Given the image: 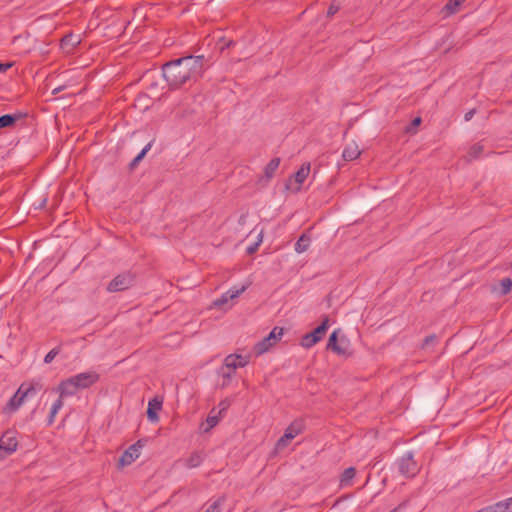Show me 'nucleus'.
Returning a JSON list of instances; mask_svg holds the SVG:
<instances>
[{"label":"nucleus","instance_id":"obj_1","mask_svg":"<svg viewBox=\"0 0 512 512\" xmlns=\"http://www.w3.org/2000/svg\"><path fill=\"white\" fill-rule=\"evenodd\" d=\"M211 64V57L186 55L163 64L162 74L169 88L175 90L197 82Z\"/></svg>","mask_w":512,"mask_h":512},{"label":"nucleus","instance_id":"obj_2","mask_svg":"<svg viewBox=\"0 0 512 512\" xmlns=\"http://www.w3.org/2000/svg\"><path fill=\"white\" fill-rule=\"evenodd\" d=\"M398 472L405 478L415 477L419 471L420 466L414 460V454L411 451L406 452L396 462Z\"/></svg>","mask_w":512,"mask_h":512},{"label":"nucleus","instance_id":"obj_3","mask_svg":"<svg viewBox=\"0 0 512 512\" xmlns=\"http://www.w3.org/2000/svg\"><path fill=\"white\" fill-rule=\"evenodd\" d=\"M283 332V328L274 327L266 337L255 344L253 349L255 355L260 356L269 351V349L281 339Z\"/></svg>","mask_w":512,"mask_h":512},{"label":"nucleus","instance_id":"obj_4","mask_svg":"<svg viewBox=\"0 0 512 512\" xmlns=\"http://www.w3.org/2000/svg\"><path fill=\"white\" fill-rule=\"evenodd\" d=\"M328 327H329V318H328V316H325L323 318L321 324L318 327H316L312 332H309L302 337L300 344L304 348L313 347L316 343H318L324 337V335L326 334V332L328 330Z\"/></svg>","mask_w":512,"mask_h":512},{"label":"nucleus","instance_id":"obj_5","mask_svg":"<svg viewBox=\"0 0 512 512\" xmlns=\"http://www.w3.org/2000/svg\"><path fill=\"white\" fill-rule=\"evenodd\" d=\"M17 432L14 430L5 431L0 437V459H4L7 456L13 454L18 447V441L16 437Z\"/></svg>","mask_w":512,"mask_h":512},{"label":"nucleus","instance_id":"obj_6","mask_svg":"<svg viewBox=\"0 0 512 512\" xmlns=\"http://www.w3.org/2000/svg\"><path fill=\"white\" fill-rule=\"evenodd\" d=\"M145 443L146 440L139 439L136 443L129 446L119 458L118 466L125 467L132 464L140 456V451L145 446Z\"/></svg>","mask_w":512,"mask_h":512},{"label":"nucleus","instance_id":"obj_7","mask_svg":"<svg viewBox=\"0 0 512 512\" xmlns=\"http://www.w3.org/2000/svg\"><path fill=\"white\" fill-rule=\"evenodd\" d=\"M134 276L131 273H122L113 278L107 286L109 292H119L133 285Z\"/></svg>","mask_w":512,"mask_h":512},{"label":"nucleus","instance_id":"obj_8","mask_svg":"<svg viewBox=\"0 0 512 512\" xmlns=\"http://www.w3.org/2000/svg\"><path fill=\"white\" fill-rule=\"evenodd\" d=\"M78 389H87L94 385L100 378L95 371H88L72 376Z\"/></svg>","mask_w":512,"mask_h":512},{"label":"nucleus","instance_id":"obj_9","mask_svg":"<svg viewBox=\"0 0 512 512\" xmlns=\"http://www.w3.org/2000/svg\"><path fill=\"white\" fill-rule=\"evenodd\" d=\"M43 389V385L40 381L32 380L30 382L22 383L18 388V394L21 395L24 400L33 398Z\"/></svg>","mask_w":512,"mask_h":512},{"label":"nucleus","instance_id":"obj_10","mask_svg":"<svg viewBox=\"0 0 512 512\" xmlns=\"http://www.w3.org/2000/svg\"><path fill=\"white\" fill-rule=\"evenodd\" d=\"M78 387L76 386V382L73 377L67 378L60 382L57 391L60 394V398L63 399L67 396H73L78 391Z\"/></svg>","mask_w":512,"mask_h":512},{"label":"nucleus","instance_id":"obj_11","mask_svg":"<svg viewBox=\"0 0 512 512\" xmlns=\"http://www.w3.org/2000/svg\"><path fill=\"white\" fill-rule=\"evenodd\" d=\"M236 374V370L227 366V363L224 361L223 365L218 370V376L221 378L220 387L226 388L230 385L232 379Z\"/></svg>","mask_w":512,"mask_h":512},{"label":"nucleus","instance_id":"obj_12","mask_svg":"<svg viewBox=\"0 0 512 512\" xmlns=\"http://www.w3.org/2000/svg\"><path fill=\"white\" fill-rule=\"evenodd\" d=\"M224 361L227 363V366L237 369L245 367L250 361V355H239V354H229L225 357Z\"/></svg>","mask_w":512,"mask_h":512},{"label":"nucleus","instance_id":"obj_13","mask_svg":"<svg viewBox=\"0 0 512 512\" xmlns=\"http://www.w3.org/2000/svg\"><path fill=\"white\" fill-rule=\"evenodd\" d=\"M246 290V286H242L240 288L233 287L225 292L220 298L216 299L213 304L216 307H221L223 304L227 303L229 300L239 297Z\"/></svg>","mask_w":512,"mask_h":512},{"label":"nucleus","instance_id":"obj_14","mask_svg":"<svg viewBox=\"0 0 512 512\" xmlns=\"http://www.w3.org/2000/svg\"><path fill=\"white\" fill-rule=\"evenodd\" d=\"M161 409H162V400H160L158 398H153L148 403V408H147V412H146L147 418L151 422H158V420H159L158 411H160Z\"/></svg>","mask_w":512,"mask_h":512},{"label":"nucleus","instance_id":"obj_15","mask_svg":"<svg viewBox=\"0 0 512 512\" xmlns=\"http://www.w3.org/2000/svg\"><path fill=\"white\" fill-rule=\"evenodd\" d=\"M24 398L18 394V390L15 394L9 399L7 404L5 405L3 411L5 413H13L19 409V407L24 403Z\"/></svg>","mask_w":512,"mask_h":512},{"label":"nucleus","instance_id":"obj_16","mask_svg":"<svg viewBox=\"0 0 512 512\" xmlns=\"http://www.w3.org/2000/svg\"><path fill=\"white\" fill-rule=\"evenodd\" d=\"M310 173V163H304L299 170L293 175L295 182L297 183L296 191L300 190L301 185L306 180Z\"/></svg>","mask_w":512,"mask_h":512},{"label":"nucleus","instance_id":"obj_17","mask_svg":"<svg viewBox=\"0 0 512 512\" xmlns=\"http://www.w3.org/2000/svg\"><path fill=\"white\" fill-rule=\"evenodd\" d=\"M361 155V151L359 150V147L356 143H350L348 144L343 152L342 157L345 161H352L357 159Z\"/></svg>","mask_w":512,"mask_h":512},{"label":"nucleus","instance_id":"obj_18","mask_svg":"<svg viewBox=\"0 0 512 512\" xmlns=\"http://www.w3.org/2000/svg\"><path fill=\"white\" fill-rule=\"evenodd\" d=\"M305 425L303 420L297 419L294 420L285 430V433H287L292 438H295L296 436L300 435L304 431Z\"/></svg>","mask_w":512,"mask_h":512},{"label":"nucleus","instance_id":"obj_19","mask_svg":"<svg viewBox=\"0 0 512 512\" xmlns=\"http://www.w3.org/2000/svg\"><path fill=\"white\" fill-rule=\"evenodd\" d=\"M221 418H222V415H220L218 412L216 413V409L213 408L206 418L207 426L202 428L203 432H205V433L209 432L212 428H214L219 423Z\"/></svg>","mask_w":512,"mask_h":512},{"label":"nucleus","instance_id":"obj_20","mask_svg":"<svg viewBox=\"0 0 512 512\" xmlns=\"http://www.w3.org/2000/svg\"><path fill=\"white\" fill-rule=\"evenodd\" d=\"M280 158L275 157L269 161V163L264 168V178L266 181H269L275 175L276 170L280 165Z\"/></svg>","mask_w":512,"mask_h":512},{"label":"nucleus","instance_id":"obj_21","mask_svg":"<svg viewBox=\"0 0 512 512\" xmlns=\"http://www.w3.org/2000/svg\"><path fill=\"white\" fill-rule=\"evenodd\" d=\"M20 118L21 114H5L0 116V129L12 127Z\"/></svg>","mask_w":512,"mask_h":512},{"label":"nucleus","instance_id":"obj_22","mask_svg":"<svg viewBox=\"0 0 512 512\" xmlns=\"http://www.w3.org/2000/svg\"><path fill=\"white\" fill-rule=\"evenodd\" d=\"M356 475V469L354 467H349L343 471L340 477L341 486H348L351 484L352 479Z\"/></svg>","mask_w":512,"mask_h":512},{"label":"nucleus","instance_id":"obj_23","mask_svg":"<svg viewBox=\"0 0 512 512\" xmlns=\"http://www.w3.org/2000/svg\"><path fill=\"white\" fill-rule=\"evenodd\" d=\"M337 332L338 331L335 330L330 334L328 342H327V349L332 350L335 353H343V350L340 349V347L338 346L339 340L337 337Z\"/></svg>","mask_w":512,"mask_h":512},{"label":"nucleus","instance_id":"obj_24","mask_svg":"<svg viewBox=\"0 0 512 512\" xmlns=\"http://www.w3.org/2000/svg\"><path fill=\"white\" fill-rule=\"evenodd\" d=\"M80 43V40L72 34L66 35L61 40V47L63 49L71 50Z\"/></svg>","mask_w":512,"mask_h":512},{"label":"nucleus","instance_id":"obj_25","mask_svg":"<svg viewBox=\"0 0 512 512\" xmlns=\"http://www.w3.org/2000/svg\"><path fill=\"white\" fill-rule=\"evenodd\" d=\"M152 143H148L141 151L140 153L129 163V169L134 170L138 164L142 161V159L145 157L147 152L151 149Z\"/></svg>","mask_w":512,"mask_h":512},{"label":"nucleus","instance_id":"obj_26","mask_svg":"<svg viewBox=\"0 0 512 512\" xmlns=\"http://www.w3.org/2000/svg\"><path fill=\"white\" fill-rule=\"evenodd\" d=\"M152 143H148L141 151L140 153L129 163V169L134 170L138 164L142 161V159L145 157L147 152L151 149Z\"/></svg>","mask_w":512,"mask_h":512},{"label":"nucleus","instance_id":"obj_27","mask_svg":"<svg viewBox=\"0 0 512 512\" xmlns=\"http://www.w3.org/2000/svg\"><path fill=\"white\" fill-rule=\"evenodd\" d=\"M483 150H484V147L480 143H476L473 146H471V148L469 149L467 156H466L467 161L470 162L474 159L479 158L480 155L482 154Z\"/></svg>","mask_w":512,"mask_h":512},{"label":"nucleus","instance_id":"obj_28","mask_svg":"<svg viewBox=\"0 0 512 512\" xmlns=\"http://www.w3.org/2000/svg\"><path fill=\"white\" fill-rule=\"evenodd\" d=\"M309 245H310V238L308 236H306L305 234H303L302 236H300V238L295 243V251L297 253H303L308 249Z\"/></svg>","mask_w":512,"mask_h":512},{"label":"nucleus","instance_id":"obj_29","mask_svg":"<svg viewBox=\"0 0 512 512\" xmlns=\"http://www.w3.org/2000/svg\"><path fill=\"white\" fill-rule=\"evenodd\" d=\"M63 407V399L60 397L53 403L49 417H48V425H51L54 422L56 414L59 412V410Z\"/></svg>","mask_w":512,"mask_h":512},{"label":"nucleus","instance_id":"obj_30","mask_svg":"<svg viewBox=\"0 0 512 512\" xmlns=\"http://www.w3.org/2000/svg\"><path fill=\"white\" fill-rule=\"evenodd\" d=\"M465 0H448L443 10L446 11L447 14L452 15L455 14Z\"/></svg>","mask_w":512,"mask_h":512},{"label":"nucleus","instance_id":"obj_31","mask_svg":"<svg viewBox=\"0 0 512 512\" xmlns=\"http://www.w3.org/2000/svg\"><path fill=\"white\" fill-rule=\"evenodd\" d=\"M202 462V456L199 452H193L187 459H186V466L189 468H196L198 467Z\"/></svg>","mask_w":512,"mask_h":512},{"label":"nucleus","instance_id":"obj_32","mask_svg":"<svg viewBox=\"0 0 512 512\" xmlns=\"http://www.w3.org/2000/svg\"><path fill=\"white\" fill-rule=\"evenodd\" d=\"M338 346L340 347V349L343 350V353H336L337 355L344 356V357H350L353 354L349 348V341L345 337H342L339 340Z\"/></svg>","mask_w":512,"mask_h":512},{"label":"nucleus","instance_id":"obj_33","mask_svg":"<svg viewBox=\"0 0 512 512\" xmlns=\"http://www.w3.org/2000/svg\"><path fill=\"white\" fill-rule=\"evenodd\" d=\"M225 500V496L219 497L204 512H220Z\"/></svg>","mask_w":512,"mask_h":512},{"label":"nucleus","instance_id":"obj_34","mask_svg":"<svg viewBox=\"0 0 512 512\" xmlns=\"http://www.w3.org/2000/svg\"><path fill=\"white\" fill-rule=\"evenodd\" d=\"M501 294L506 295L512 290V280L510 278H504L500 281Z\"/></svg>","mask_w":512,"mask_h":512},{"label":"nucleus","instance_id":"obj_35","mask_svg":"<svg viewBox=\"0 0 512 512\" xmlns=\"http://www.w3.org/2000/svg\"><path fill=\"white\" fill-rule=\"evenodd\" d=\"M488 512H507V506L504 505L503 501H499L493 505L486 507Z\"/></svg>","mask_w":512,"mask_h":512},{"label":"nucleus","instance_id":"obj_36","mask_svg":"<svg viewBox=\"0 0 512 512\" xmlns=\"http://www.w3.org/2000/svg\"><path fill=\"white\" fill-rule=\"evenodd\" d=\"M292 439L293 438L291 436H289L287 433L284 432V435L282 437H280L279 440L276 443V449L277 450H282L283 448H285L289 444V442Z\"/></svg>","mask_w":512,"mask_h":512},{"label":"nucleus","instance_id":"obj_37","mask_svg":"<svg viewBox=\"0 0 512 512\" xmlns=\"http://www.w3.org/2000/svg\"><path fill=\"white\" fill-rule=\"evenodd\" d=\"M60 351H61V347H60V346L55 347V348H53L52 350H50V351L46 354V356H45V358H44V362H45L46 364L51 363V362L54 360V358H55V357L60 353Z\"/></svg>","mask_w":512,"mask_h":512},{"label":"nucleus","instance_id":"obj_38","mask_svg":"<svg viewBox=\"0 0 512 512\" xmlns=\"http://www.w3.org/2000/svg\"><path fill=\"white\" fill-rule=\"evenodd\" d=\"M340 10V4L336 2V0H334L331 5L328 7V10H327V17H332L334 16L338 11Z\"/></svg>","mask_w":512,"mask_h":512},{"label":"nucleus","instance_id":"obj_39","mask_svg":"<svg viewBox=\"0 0 512 512\" xmlns=\"http://www.w3.org/2000/svg\"><path fill=\"white\" fill-rule=\"evenodd\" d=\"M229 406H230V400H228V399H224V400H222V401L219 403V408H220V409H219L218 413H219L220 415H222V416H223V415H224V413H225V412L227 411V409L229 408Z\"/></svg>","mask_w":512,"mask_h":512},{"label":"nucleus","instance_id":"obj_40","mask_svg":"<svg viewBox=\"0 0 512 512\" xmlns=\"http://www.w3.org/2000/svg\"><path fill=\"white\" fill-rule=\"evenodd\" d=\"M220 43H222L221 46H220V50L221 51H223L226 48H230L231 46H233L235 44L234 41H232V40L225 41L224 38H222L220 40Z\"/></svg>","mask_w":512,"mask_h":512},{"label":"nucleus","instance_id":"obj_41","mask_svg":"<svg viewBox=\"0 0 512 512\" xmlns=\"http://www.w3.org/2000/svg\"><path fill=\"white\" fill-rule=\"evenodd\" d=\"M13 66V63H0V73L6 72L8 69H10Z\"/></svg>","mask_w":512,"mask_h":512},{"label":"nucleus","instance_id":"obj_42","mask_svg":"<svg viewBox=\"0 0 512 512\" xmlns=\"http://www.w3.org/2000/svg\"><path fill=\"white\" fill-rule=\"evenodd\" d=\"M436 340L435 335H429L424 339L423 346H428L430 343L434 342Z\"/></svg>","mask_w":512,"mask_h":512},{"label":"nucleus","instance_id":"obj_43","mask_svg":"<svg viewBox=\"0 0 512 512\" xmlns=\"http://www.w3.org/2000/svg\"><path fill=\"white\" fill-rule=\"evenodd\" d=\"M258 246H259V244L255 243V244L247 247V249H246L247 254L251 255V254L255 253L256 250L258 249Z\"/></svg>","mask_w":512,"mask_h":512},{"label":"nucleus","instance_id":"obj_44","mask_svg":"<svg viewBox=\"0 0 512 512\" xmlns=\"http://www.w3.org/2000/svg\"><path fill=\"white\" fill-rule=\"evenodd\" d=\"M474 114H475V109L469 110L468 112L465 113L464 120L470 121L472 119V117L474 116Z\"/></svg>","mask_w":512,"mask_h":512},{"label":"nucleus","instance_id":"obj_45","mask_svg":"<svg viewBox=\"0 0 512 512\" xmlns=\"http://www.w3.org/2000/svg\"><path fill=\"white\" fill-rule=\"evenodd\" d=\"M504 505L507 506V512H512V497L506 500H503Z\"/></svg>","mask_w":512,"mask_h":512},{"label":"nucleus","instance_id":"obj_46","mask_svg":"<svg viewBox=\"0 0 512 512\" xmlns=\"http://www.w3.org/2000/svg\"><path fill=\"white\" fill-rule=\"evenodd\" d=\"M63 90V86H60L58 88H55L53 89L52 91V95H57L58 93H60L61 91Z\"/></svg>","mask_w":512,"mask_h":512},{"label":"nucleus","instance_id":"obj_47","mask_svg":"<svg viewBox=\"0 0 512 512\" xmlns=\"http://www.w3.org/2000/svg\"><path fill=\"white\" fill-rule=\"evenodd\" d=\"M421 123V118L417 117L413 120L412 124L413 125H419Z\"/></svg>","mask_w":512,"mask_h":512},{"label":"nucleus","instance_id":"obj_48","mask_svg":"<svg viewBox=\"0 0 512 512\" xmlns=\"http://www.w3.org/2000/svg\"><path fill=\"white\" fill-rule=\"evenodd\" d=\"M390 512H397V508L391 510Z\"/></svg>","mask_w":512,"mask_h":512},{"label":"nucleus","instance_id":"obj_49","mask_svg":"<svg viewBox=\"0 0 512 512\" xmlns=\"http://www.w3.org/2000/svg\"><path fill=\"white\" fill-rule=\"evenodd\" d=\"M55 512H61L60 510H56Z\"/></svg>","mask_w":512,"mask_h":512},{"label":"nucleus","instance_id":"obj_50","mask_svg":"<svg viewBox=\"0 0 512 512\" xmlns=\"http://www.w3.org/2000/svg\"><path fill=\"white\" fill-rule=\"evenodd\" d=\"M511 268H512V261H511V264H510Z\"/></svg>","mask_w":512,"mask_h":512}]
</instances>
